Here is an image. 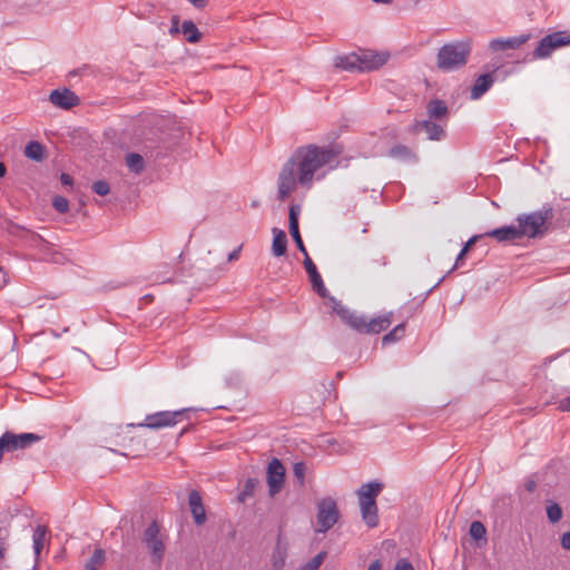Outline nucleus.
<instances>
[{
	"instance_id": "obj_44",
	"label": "nucleus",
	"mask_w": 570,
	"mask_h": 570,
	"mask_svg": "<svg viewBox=\"0 0 570 570\" xmlns=\"http://www.w3.org/2000/svg\"><path fill=\"white\" fill-rule=\"evenodd\" d=\"M181 31V27L179 28V17L173 16L171 17V27L169 29V33L171 36L177 35Z\"/></svg>"
},
{
	"instance_id": "obj_46",
	"label": "nucleus",
	"mask_w": 570,
	"mask_h": 570,
	"mask_svg": "<svg viewBox=\"0 0 570 570\" xmlns=\"http://www.w3.org/2000/svg\"><path fill=\"white\" fill-rule=\"evenodd\" d=\"M558 409L563 412H570V396L560 400Z\"/></svg>"
},
{
	"instance_id": "obj_17",
	"label": "nucleus",
	"mask_w": 570,
	"mask_h": 570,
	"mask_svg": "<svg viewBox=\"0 0 570 570\" xmlns=\"http://www.w3.org/2000/svg\"><path fill=\"white\" fill-rule=\"evenodd\" d=\"M332 303V309L333 312L348 326H351L353 330H355L356 326H361L360 323H357L360 315H355L352 313L348 308H346L344 305L341 304V302L336 301L334 297L330 298Z\"/></svg>"
},
{
	"instance_id": "obj_53",
	"label": "nucleus",
	"mask_w": 570,
	"mask_h": 570,
	"mask_svg": "<svg viewBox=\"0 0 570 570\" xmlns=\"http://www.w3.org/2000/svg\"><path fill=\"white\" fill-rule=\"evenodd\" d=\"M382 569V563L380 560H375L373 561L370 567L367 568V570H381Z\"/></svg>"
},
{
	"instance_id": "obj_61",
	"label": "nucleus",
	"mask_w": 570,
	"mask_h": 570,
	"mask_svg": "<svg viewBox=\"0 0 570 570\" xmlns=\"http://www.w3.org/2000/svg\"><path fill=\"white\" fill-rule=\"evenodd\" d=\"M0 570H2V567L0 566Z\"/></svg>"
},
{
	"instance_id": "obj_50",
	"label": "nucleus",
	"mask_w": 570,
	"mask_h": 570,
	"mask_svg": "<svg viewBox=\"0 0 570 570\" xmlns=\"http://www.w3.org/2000/svg\"><path fill=\"white\" fill-rule=\"evenodd\" d=\"M9 535H10V531L8 528H0V541L7 543Z\"/></svg>"
},
{
	"instance_id": "obj_37",
	"label": "nucleus",
	"mask_w": 570,
	"mask_h": 570,
	"mask_svg": "<svg viewBox=\"0 0 570 570\" xmlns=\"http://www.w3.org/2000/svg\"><path fill=\"white\" fill-rule=\"evenodd\" d=\"M326 551H321L313 559L302 564L298 570H318L326 558Z\"/></svg>"
},
{
	"instance_id": "obj_14",
	"label": "nucleus",
	"mask_w": 570,
	"mask_h": 570,
	"mask_svg": "<svg viewBox=\"0 0 570 570\" xmlns=\"http://www.w3.org/2000/svg\"><path fill=\"white\" fill-rule=\"evenodd\" d=\"M301 212V207L298 205H292L289 207V214H288V227H289V234L293 237L294 242L296 243V246L301 253L304 254V257L307 254V250L305 248V245L302 240L299 229H298V215Z\"/></svg>"
},
{
	"instance_id": "obj_3",
	"label": "nucleus",
	"mask_w": 570,
	"mask_h": 570,
	"mask_svg": "<svg viewBox=\"0 0 570 570\" xmlns=\"http://www.w3.org/2000/svg\"><path fill=\"white\" fill-rule=\"evenodd\" d=\"M470 52L468 41L446 43L439 49L436 66L443 71L459 69L466 65Z\"/></svg>"
},
{
	"instance_id": "obj_48",
	"label": "nucleus",
	"mask_w": 570,
	"mask_h": 570,
	"mask_svg": "<svg viewBox=\"0 0 570 570\" xmlns=\"http://www.w3.org/2000/svg\"><path fill=\"white\" fill-rule=\"evenodd\" d=\"M60 181L65 186H71L72 183H73L72 177L70 175H68V174H65V173L61 174Z\"/></svg>"
},
{
	"instance_id": "obj_33",
	"label": "nucleus",
	"mask_w": 570,
	"mask_h": 570,
	"mask_svg": "<svg viewBox=\"0 0 570 570\" xmlns=\"http://www.w3.org/2000/svg\"><path fill=\"white\" fill-rule=\"evenodd\" d=\"M106 556L104 549H96L91 558L85 564V570H98L105 563Z\"/></svg>"
},
{
	"instance_id": "obj_42",
	"label": "nucleus",
	"mask_w": 570,
	"mask_h": 570,
	"mask_svg": "<svg viewBox=\"0 0 570 570\" xmlns=\"http://www.w3.org/2000/svg\"><path fill=\"white\" fill-rule=\"evenodd\" d=\"M306 469L304 462H296L293 466L294 476L297 479L299 485H304Z\"/></svg>"
},
{
	"instance_id": "obj_36",
	"label": "nucleus",
	"mask_w": 570,
	"mask_h": 570,
	"mask_svg": "<svg viewBox=\"0 0 570 570\" xmlns=\"http://www.w3.org/2000/svg\"><path fill=\"white\" fill-rule=\"evenodd\" d=\"M482 238V235H474L472 236L463 246V248L461 249V252L459 253L456 259H455V264L454 266L452 267L451 271L458 268L461 264V262L463 261V258L465 257V255L468 254V252L476 244V242Z\"/></svg>"
},
{
	"instance_id": "obj_57",
	"label": "nucleus",
	"mask_w": 570,
	"mask_h": 570,
	"mask_svg": "<svg viewBox=\"0 0 570 570\" xmlns=\"http://www.w3.org/2000/svg\"><path fill=\"white\" fill-rule=\"evenodd\" d=\"M377 263H379L380 265L384 266V265L386 264V262H385V257L380 258V259L377 261Z\"/></svg>"
},
{
	"instance_id": "obj_13",
	"label": "nucleus",
	"mask_w": 570,
	"mask_h": 570,
	"mask_svg": "<svg viewBox=\"0 0 570 570\" xmlns=\"http://www.w3.org/2000/svg\"><path fill=\"white\" fill-rule=\"evenodd\" d=\"M303 264L306 269V273L308 274V278L312 284L313 291L323 298L327 297L328 293L326 287L324 286L322 276L320 275L315 264L313 263L308 255L304 257Z\"/></svg>"
},
{
	"instance_id": "obj_32",
	"label": "nucleus",
	"mask_w": 570,
	"mask_h": 570,
	"mask_svg": "<svg viewBox=\"0 0 570 570\" xmlns=\"http://www.w3.org/2000/svg\"><path fill=\"white\" fill-rule=\"evenodd\" d=\"M48 532V529L46 525H38L36 529H35V532H33V549H35V553L36 556L38 557L45 546V539H46V534Z\"/></svg>"
},
{
	"instance_id": "obj_49",
	"label": "nucleus",
	"mask_w": 570,
	"mask_h": 570,
	"mask_svg": "<svg viewBox=\"0 0 570 570\" xmlns=\"http://www.w3.org/2000/svg\"><path fill=\"white\" fill-rule=\"evenodd\" d=\"M240 250H242V245L238 246V248L234 249L232 253H229L228 262H234V261L238 259Z\"/></svg>"
},
{
	"instance_id": "obj_56",
	"label": "nucleus",
	"mask_w": 570,
	"mask_h": 570,
	"mask_svg": "<svg viewBox=\"0 0 570 570\" xmlns=\"http://www.w3.org/2000/svg\"><path fill=\"white\" fill-rule=\"evenodd\" d=\"M373 2H376V3H384V4H389L392 2V0H372Z\"/></svg>"
},
{
	"instance_id": "obj_59",
	"label": "nucleus",
	"mask_w": 570,
	"mask_h": 570,
	"mask_svg": "<svg viewBox=\"0 0 570 570\" xmlns=\"http://www.w3.org/2000/svg\"><path fill=\"white\" fill-rule=\"evenodd\" d=\"M367 273H368V274H375V271H374L373 268H368V269H367Z\"/></svg>"
},
{
	"instance_id": "obj_25",
	"label": "nucleus",
	"mask_w": 570,
	"mask_h": 570,
	"mask_svg": "<svg viewBox=\"0 0 570 570\" xmlns=\"http://www.w3.org/2000/svg\"><path fill=\"white\" fill-rule=\"evenodd\" d=\"M274 239L272 245L273 254L276 257L283 256L287 250V237L284 230L273 228Z\"/></svg>"
},
{
	"instance_id": "obj_43",
	"label": "nucleus",
	"mask_w": 570,
	"mask_h": 570,
	"mask_svg": "<svg viewBox=\"0 0 570 570\" xmlns=\"http://www.w3.org/2000/svg\"><path fill=\"white\" fill-rule=\"evenodd\" d=\"M92 190L99 196H106L109 194L110 187L106 180H97L92 184Z\"/></svg>"
},
{
	"instance_id": "obj_26",
	"label": "nucleus",
	"mask_w": 570,
	"mask_h": 570,
	"mask_svg": "<svg viewBox=\"0 0 570 570\" xmlns=\"http://www.w3.org/2000/svg\"><path fill=\"white\" fill-rule=\"evenodd\" d=\"M389 155L393 158H397L403 161H412V163L417 161L416 154L407 146L401 145V144L393 146L390 149Z\"/></svg>"
},
{
	"instance_id": "obj_30",
	"label": "nucleus",
	"mask_w": 570,
	"mask_h": 570,
	"mask_svg": "<svg viewBox=\"0 0 570 570\" xmlns=\"http://www.w3.org/2000/svg\"><path fill=\"white\" fill-rule=\"evenodd\" d=\"M126 165L130 171L139 175L145 169V161L140 154L130 153L126 156Z\"/></svg>"
},
{
	"instance_id": "obj_41",
	"label": "nucleus",
	"mask_w": 570,
	"mask_h": 570,
	"mask_svg": "<svg viewBox=\"0 0 570 570\" xmlns=\"http://www.w3.org/2000/svg\"><path fill=\"white\" fill-rule=\"evenodd\" d=\"M53 208L61 214H65L69 210V202L63 196H55L52 199Z\"/></svg>"
},
{
	"instance_id": "obj_12",
	"label": "nucleus",
	"mask_w": 570,
	"mask_h": 570,
	"mask_svg": "<svg viewBox=\"0 0 570 570\" xmlns=\"http://www.w3.org/2000/svg\"><path fill=\"white\" fill-rule=\"evenodd\" d=\"M49 100L53 106L66 110L80 104V98L68 88L52 90L49 95Z\"/></svg>"
},
{
	"instance_id": "obj_20",
	"label": "nucleus",
	"mask_w": 570,
	"mask_h": 570,
	"mask_svg": "<svg viewBox=\"0 0 570 570\" xmlns=\"http://www.w3.org/2000/svg\"><path fill=\"white\" fill-rule=\"evenodd\" d=\"M493 237L498 242H513L520 239L517 226H503L500 228L492 229L482 235V237Z\"/></svg>"
},
{
	"instance_id": "obj_23",
	"label": "nucleus",
	"mask_w": 570,
	"mask_h": 570,
	"mask_svg": "<svg viewBox=\"0 0 570 570\" xmlns=\"http://www.w3.org/2000/svg\"><path fill=\"white\" fill-rule=\"evenodd\" d=\"M493 83V78L491 73H484L478 77L472 89H471V98L479 99L482 95H484Z\"/></svg>"
},
{
	"instance_id": "obj_15",
	"label": "nucleus",
	"mask_w": 570,
	"mask_h": 570,
	"mask_svg": "<svg viewBox=\"0 0 570 570\" xmlns=\"http://www.w3.org/2000/svg\"><path fill=\"white\" fill-rule=\"evenodd\" d=\"M189 509L196 525L205 524L207 517L200 493L193 490L188 495Z\"/></svg>"
},
{
	"instance_id": "obj_28",
	"label": "nucleus",
	"mask_w": 570,
	"mask_h": 570,
	"mask_svg": "<svg viewBox=\"0 0 570 570\" xmlns=\"http://www.w3.org/2000/svg\"><path fill=\"white\" fill-rule=\"evenodd\" d=\"M181 32L185 36L186 40L190 43H196L200 41L203 35L196 27V24L191 20H185L181 23Z\"/></svg>"
},
{
	"instance_id": "obj_5",
	"label": "nucleus",
	"mask_w": 570,
	"mask_h": 570,
	"mask_svg": "<svg viewBox=\"0 0 570 570\" xmlns=\"http://www.w3.org/2000/svg\"><path fill=\"white\" fill-rule=\"evenodd\" d=\"M570 45V35L566 31H557L543 37L531 53L532 59H546L563 46Z\"/></svg>"
},
{
	"instance_id": "obj_11",
	"label": "nucleus",
	"mask_w": 570,
	"mask_h": 570,
	"mask_svg": "<svg viewBox=\"0 0 570 570\" xmlns=\"http://www.w3.org/2000/svg\"><path fill=\"white\" fill-rule=\"evenodd\" d=\"M288 541L284 533L282 532V530H279L276 538L275 547L271 556V564L273 570H283V568L286 564V559L288 557Z\"/></svg>"
},
{
	"instance_id": "obj_40",
	"label": "nucleus",
	"mask_w": 570,
	"mask_h": 570,
	"mask_svg": "<svg viewBox=\"0 0 570 570\" xmlns=\"http://www.w3.org/2000/svg\"><path fill=\"white\" fill-rule=\"evenodd\" d=\"M160 529L156 521H153L144 532V542L154 541L158 539Z\"/></svg>"
},
{
	"instance_id": "obj_21",
	"label": "nucleus",
	"mask_w": 570,
	"mask_h": 570,
	"mask_svg": "<svg viewBox=\"0 0 570 570\" xmlns=\"http://www.w3.org/2000/svg\"><path fill=\"white\" fill-rule=\"evenodd\" d=\"M530 39V35H521L519 37H512L508 39H495L492 40L490 47L494 50H507L517 49L525 43Z\"/></svg>"
},
{
	"instance_id": "obj_2",
	"label": "nucleus",
	"mask_w": 570,
	"mask_h": 570,
	"mask_svg": "<svg viewBox=\"0 0 570 570\" xmlns=\"http://www.w3.org/2000/svg\"><path fill=\"white\" fill-rule=\"evenodd\" d=\"M553 217L554 213L551 206H544L542 209L530 214L519 215L517 227L520 239L524 236L529 238L543 237L549 232Z\"/></svg>"
},
{
	"instance_id": "obj_60",
	"label": "nucleus",
	"mask_w": 570,
	"mask_h": 570,
	"mask_svg": "<svg viewBox=\"0 0 570 570\" xmlns=\"http://www.w3.org/2000/svg\"><path fill=\"white\" fill-rule=\"evenodd\" d=\"M0 273H2V267L0 266Z\"/></svg>"
},
{
	"instance_id": "obj_38",
	"label": "nucleus",
	"mask_w": 570,
	"mask_h": 570,
	"mask_svg": "<svg viewBox=\"0 0 570 570\" xmlns=\"http://www.w3.org/2000/svg\"><path fill=\"white\" fill-rule=\"evenodd\" d=\"M547 517L549 519V521L551 523H557L561 520L562 518V509L561 507L556 503V502H551L548 507H547Z\"/></svg>"
},
{
	"instance_id": "obj_4",
	"label": "nucleus",
	"mask_w": 570,
	"mask_h": 570,
	"mask_svg": "<svg viewBox=\"0 0 570 570\" xmlns=\"http://www.w3.org/2000/svg\"><path fill=\"white\" fill-rule=\"evenodd\" d=\"M188 409L178 411H160L149 414L145 417L144 422L138 423L139 428H147L151 430H159L164 428H170L181 422L186 416Z\"/></svg>"
},
{
	"instance_id": "obj_51",
	"label": "nucleus",
	"mask_w": 570,
	"mask_h": 570,
	"mask_svg": "<svg viewBox=\"0 0 570 570\" xmlns=\"http://www.w3.org/2000/svg\"><path fill=\"white\" fill-rule=\"evenodd\" d=\"M524 488L528 492H533L537 489V483L534 480H528L524 483Z\"/></svg>"
},
{
	"instance_id": "obj_22",
	"label": "nucleus",
	"mask_w": 570,
	"mask_h": 570,
	"mask_svg": "<svg viewBox=\"0 0 570 570\" xmlns=\"http://www.w3.org/2000/svg\"><path fill=\"white\" fill-rule=\"evenodd\" d=\"M334 66L342 70L347 71H360V60L356 52H351L345 56H338L335 58Z\"/></svg>"
},
{
	"instance_id": "obj_10",
	"label": "nucleus",
	"mask_w": 570,
	"mask_h": 570,
	"mask_svg": "<svg viewBox=\"0 0 570 570\" xmlns=\"http://www.w3.org/2000/svg\"><path fill=\"white\" fill-rule=\"evenodd\" d=\"M392 313L384 314L382 316L367 320L365 316H361L357 321L361 326H356L355 331L360 333H372L379 334L385 331L391 325Z\"/></svg>"
},
{
	"instance_id": "obj_39",
	"label": "nucleus",
	"mask_w": 570,
	"mask_h": 570,
	"mask_svg": "<svg viewBox=\"0 0 570 570\" xmlns=\"http://www.w3.org/2000/svg\"><path fill=\"white\" fill-rule=\"evenodd\" d=\"M470 535L474 539V540H480V539H483L485 537V533H487V530H485V527L483 525L482 522L480 521H473L471 524H470Z\"/></svg>"
},
{
	"instance_id": "obj_19",
	"label": "nucleus",
	"mask_w": 570,
	"mask_h": 570,
	"mask_svg": "<svg viewBox=\"0 0 570 570\" xmlns=\"http://www.w3.org/2000/svg\"><path fill=\"white\" fill-rule=\"evenodd\" d=\"M412 130L413 132L425 131L431 140H440L444 136L443 128L431 120L416 121Z\"/></svg>"
},
{
	"instance_id": "obj_29",
	"label": "nucleus",
	"mask_w": 570,
	"mask_h": 570,
	"mask_svg": "<svg viewBox=\"0 0 570 570\" xmlns=\"http://www.w3.org/2000/svg\"><path fill=\"white\" fill-rule=\"evenodd\" d=\"M24 156L35 161H42L45 159V148L38 141H29L24 147Z\"/></svg>"
},
{
	"instance_id": "obj_47",
	"label": "nucleus",
	"mask_w": 570,
	"mask_h": 570,
	"mask_svg": "<svg viewBox=\"0 0 570 570\" xmlns=\"http://www.w3.org/2000/svg\"><path fill=\"white\" fill-rule=\"evenodd\" d=\"M561 546L566 550H570V532H564L561 537Z\"/></svg>"
},
{
	"instance_id": "obj_58",
	"label": "nucleus",
	"mask_w": 570,
	"mask_h": 570,
	"mask_svg": "<svg viewBox=\"0 0 570 570\" xmlns=\"http://www.w3.org/2000/svg\"><path fill=\"white\" fill-rule=\"evenodd\" d=\"M7 283V278L3 275L2 279L0 281V288Z\"/></svg>"
},
{
	"instance_id": "obj_8",
	"label": "nucleus",
	"mask_w": 570,
	"mask_h": 570,
	"mask_svg": "<svg viewBox=\"0 0 570 570\" xmlns=\"http://www.w3.org/2000/svg\"><path fill=\"white\" fill-rule=\"evenodd\" d=\"M357 53L360 60V71H372L381 68L390 58L387 52H377L370 49H361Z\"/></svg>"
},
{
	"instance_id": "obj_54",
	"label": "nucleus",
	"mask_w": 570,
	"mask_h": 570,
	"mask_svg": "<svg viewBox=\"0 0 570 570\" xmlns=\"http://www.w3.org/2000/svg\"><path fill=\"white\" fill-rule=\"evenodd\" d=\"M7 543L0 541V559L4 560L6 558Z\"/></svg>"
},
{
	"instance_id": "obj_18",
	"label": "nucleus",
	"mask_w": 570,
	"mask_h": 570,
	"mask_svg": "<svg viewBox=\"0 0 570 570\" xmlns=\"http://www.w3.org/2000/svg\"><path fill=\"white\" fill-rule=\"evenodd\" d=\"M332 303V309L333 312L348 326H351L353 330H355L356 326H361L360 323H357L360 315H355L352 313L348 308H346L344 305L341 304V302L336 301L334 297L330 298Z\"/></svg>"
},
{
	"instance_id": "obj_45",
	"label": "nucleus",
	"mask_w": 570,
	"mask_h": 570,
	"mask_svg": "<svg viewBox=\"0 0 570 570\" xmlns=\"http://www.w3.org/2000/svg\"><path fill=\"white\" fill-rule=\"evenodd\" d=\"M393 570H414L413 566L405 559H401L396 562Z\"/></svg>"
},
{
	"instance_id": "obj_27",
	"label": "nucleus",
	"mask_w": 570,
	"mask_h": 570,
	"mask_svg": "<svg viewBox=\"0 0 570 570\" xmlns=\"http://www.w3.org/2000/svg\"><path fill=\"white\" fill-rule=\"evenodd\" d=\"M426 111L431 119H441L448 115V106L443 100L433 99L426 105Z\"/></svg>"
},
{
	"instance_id": "obj_6",
	"label": "nucleus",
	"mask_w": 570,
	"mask_h": 570,
	"mask_svg": "<svg viewBox=\"0 0 570 570\" xmlns=\"http://www.w3.org/2000/svg\"><path fill=\"white\" fill-rule=\"evenodd\" d=\"M41 439V435L35 433L14 434L9 431L4 432L0 438V461L2 460L4 452L27 449Z\"/></svg>"
},
{
	"instance_id": "obj_7",
	"label": "nucleus",
	"mask_w": 570,
	"mask_h": 570,
	"mask_svg": "<svg viewBox=\"0 0 570 570\" xmlns=\"http://www.w3.org/2000/svg\"><path fill=\"white\" fill-rule=\"evenodd\" d=\"M317 522L321 525L318 532H326L338 520V510L332 499H324L317 505Z\"/></svg>"
},
{
	"instance_id": "obj_24",
	"label": "nucleus",
	"mask_w": 570,
	"mask_h": 570,
	"mask_svg": "<svg viewBox=\"0 0 570 570\" xmlns=\"http://www.w3.org/2000/svg\"><path fill=\"white\" fill-rule=\"evenodd\" d=\"M363 521L368 528H375L379 524V509L376 503L360 504Z\"/></svg>"
},
{
	"instance_id": "obj_1",
	"label": "nucleus",
	"mask_w": 570,
	"mask_h": 570,
	"mask_svg": "<svg viewBox=\"0 0 570 570\" xmlns=\"http://www.w3.org/2000/svg\"><path fill=\"white\" fill-rule=\"evenodd\" d=\"M341 154L342 148L336 145H307L297 148L279 171L277 198L284 202L295 191L297 185L311 188L317 171L333 163Z\"/></svg>"
},
{
	"instance_id": "obj_55",
	"label": "nucleus",
	"mask_w": 570,
	"mask_h": 570,
	"mask_svg": "<svg viewBox=\"0 0 570 570\" xmlns=\"http://www.w3.org/2000/svg\"><path fill=\"white\" fill-rule=\"evenodd\" d=\"M6 174V166L3 163L0 161V178L3 177Z\"/></svg>"
},
{
	"instance_id": "obj_35",
	"label": "nucleus",
	"mask_w": 570,
	"mask_h": 570,
	"mask_svg": "<svg viewBox=\"0 0 570 570\" xmlns=\"http://www.w3.org/2000/svg\"><path fill=\"white\" fill-rule=\"evenodd\" d=\"M405 334V324H399L391 332L385 334L382 338L383 344H389L401 340Z\"/></svg>"
},
{
	"instance_id": "obj_16",
	"label": "nucleus",
	"mask_w": 570,
	"mask_h": 570,
	"mask_svg": "<svg viewBox=\"0 0 570 570\" xmlns=\"http://www.w3.org/2000/svg\"><path fill=\"white\" fill-rule=\"evenodd\" d=\"M383 487H384L383 483H381L379 481H372V482L363 484L356 491V494H357V498H358V503L360 504L376 503V498L379 497V494L383 490Z\"/></svg>"
},
{
	"instance_id": "obj_31",
	"label": "nucleus",
	"mask_w": 570,
	"mask_h": 570,
	"mask_svg": "<svg viewBox=\"0 0 570 570\" xmlns=\"http://www.w3.org/2000/svg\"><path fill=\"white\" fill-rule=\"evenodd\" d=\"M151 553L153 562L160 564L165 554V544L161 539H156L146 543Z\"/></svg>"
},
{
	"instance_id": "obj_34",
	"label": "nucleus",
	"mask_w": 570,
	"mask_h": 570,
	"mask_svg": "<svg viewBox=\"0 0 570 570\" xmlns=\"http://www.w3.org/2000/svg\"><path fill=\"white\" fill-rule=\"evenodd\" d=\"M258 484V480L254 478H249L246 480L243 490L237 497L238 502L244 503L247 498L253 497L255 488Z\"/></svg>"
},
{
	"instance_id": "obj_52",
	"label": "nucleus",
	"mask_w": 570,
	"mask_h": 570,
	"mask_svg": "<svg viewBox=\"0 0 570 570\" xmlns=\"http://www.w3.org/2000/svg\"><path fill=\"white\" fill-rule=\"evenodd\" d=\"M196 8L202 9L205 8L208 3V0H189Z\"/></svg>"
},
{
	"instance_id": "obj_9",
	"label": "nucleus",
	"mask_w": 570,
	"mask_h": 570,
	"mask_svg": "<svg viewBox=\"0 0 570 570\" xmlns=\"http://www.w3.org/2000/svg\"><path fill=\"white\" fill-rule=\"evenodd\" d=\"M285 468L282 462L274 458L267 466V484L269 488V495L274 497L277 494L284 484Z\"/></svg>"
}]
</instances>
